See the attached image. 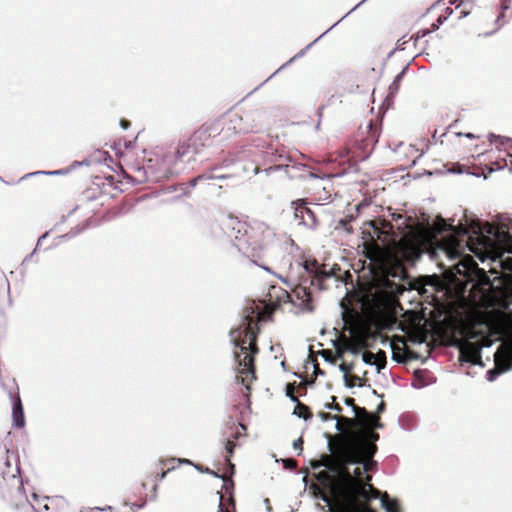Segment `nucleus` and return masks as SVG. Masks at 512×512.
<instances>
[{
    "label": "nucleus",
    "instance_id": "1",
    "mask_svg": "<svg viewBox=\"0 0 512 512\" xmlns=\"http://www.w3.org/2000/svg\"><path fill=\"white\" fill-rule=\"evenodd\" d=\"M340 418L346 428V435H337L334 443L329 436L327 445L330 454L312 463L315 470L323 468L317 475L328 492L322 495V500L330 512H373L361 500L378 498L380 493L365 484L360 476L374 465V443L379 435L371 431L373 428L366 427L363 432L356 433L353 428L358 419Z\"/></svg>",
    "mask_w": 512,
    "mask_h": 512
},
{
    "label": "nucleus",
    "instance_id": "2",
    "mask_svg": "<svg viewBox=\"0 0 512 512\" xmlns=\"http://www.w3.org/2000/svg\"><path fill=\"white\" fill-rule=\"evenodd\" d=\"M467 238L466 246L482 262L491 260L489 272L474 263L466 265V297L473 306L512 311V221L506 217L498 226L477 227Z\"/></svg>",
    "mask_w": 512,
    "mask_h": 512
},
{
    "label": "nucleus",
    "instance_id": "3",
    "mask_svg": "<svg viewBox=\"0 0 512 512\" xmlns=\"http://www.w3.org/2000/svg\"><path fill=\"white\" fill-rule=\"evenodd\" d=\"M406 228L400 239L394 241L393 249L381 251L373 259L381 273V292L390 297L405 290L401 281L406 279L407 274L402 261L417 260L422 253L421 246L429 236V231L420 224H407Z\"/></svg>",
    "mask_w": 512,
    "mask_h": 512
},
{
    "label": "nucleus",
    "instance_id": "4",
    "mask_svg": "<svg viewBox=\"0 0 512 512\" xmlns=\"http://www.w3.org/2000/svg\"><path fill=\"white\" fill-rule=\"evenodd\" d=\"M255 323L247 318L242 320L238 328L231 331L230 338L235 346L236 381L249 389V383L254 379L253 355L257 353Z\"/></svg>",
    "mask_w": 512,
    "mask_h": 512
},
{
    "label": "nucleus",
    "instance_id": "5",
    "mask_svg": "<svg viewBox=\"0 0 512 512\" xmlns=\"http://www.w3.org/2000/svg\"><path fill=\"white\" fill-rule=\"evenodd\" d=\"M275 241L273 228L262 221H253L242 238L236 237L234 245L243 254L265 256Z\"/></svg>",
    "mask_w": 512,
    "mask_h": 512
},
{
    "label": "nucleus",
    "instance_id": "6",
    "mask_svg": "<svg viewBox=\"0 0 512 512\" xmlns=\"http://www.w3.org/2000/svg\"><path fill=\"white\" fill-rule=\"evenodd\" d=\"M491 342L488 339H482L479 342L466 341L460 345V360L472 364L481 362L480 350L483 347H490Z\"/></svg>",
    "mask_w": 512,
    "mask_h": 512
},
{
    "label": "nucleus",
    "instance_id": "7",
    "mask_svg": "<svg viewBox=\"0 0 512 512\" xmlns=\"http://www.w3.org/2000/svg\"><path fill=\"white\" fill-rule=\"evenodd\" d=\"M345 404L350 406L354 412L355 417L358 419V424L366 428H381L382 425L376 415L368 413L364 408H359L354 405V399L346 398Z\"/></svg>",
    "mask_w": 512,
    "mask_h": 512
},
{
    "label": "nucleus",
    "instance_id": "8",
    "mask_svg": "<svg viewBox=\"0 0 512 512\" xmlns=\"http://www.w3.org/2000/svg\"><path fill=\"white\" fill-rule=\"evenodd\" d=\"M308 282V279L302 278L300 279V282L295 285V288L293 290V294L296 297V299L299 301V305L302 307V309L311 311V292L310 289L306 286V283Z\"/></svg>",
    "mask_w": 512,
    "mask_h": 512
},
{
    "label": "nucleus",
    "instance_id": "9",
    "mask_svg": "<svg viewBox=\"0 0 512 512\" xmlns=\"http://www.w3.org/2000/svg\"><path fill=\"white\" fill-rule=\"evenodd\" d=\"M299 267L303 269V271L307 274L306 276H301L300 279L306 278L308 279V282H310L311 285H314V280L317 281L320 280V274L321 276H327L326 274L322 273L320 271V267L316 261H305L302 264H299Z\"/></svg>",
    "mask_w": 512,
    "mask_h": 512
},
{
    "label": "nucleus",
    "instance_id": "10",
    "mask_svg": "<svg viewBox=\"0 0 512 512\" xmlns=\"http://www.w3.org/2000/svg\"><path fill=\"white\" fill-rule=\"evenodd\" d=\"M12 425L17 428L25 426V416L19 395L15 397L12 405Z\"/></svg>",
    "mask_w": 512,
    "mask_h": 512
},
{
    "label": "nucleus",
    "instance_id": "11",
    "mask_svg": "<svg viewBox=\"0 0 512 512\" xmlns=\"http://www.w3.org/2000/svg\"><path fill=\"white\" fill-rule=\"evenodd\" d=\"M362 360L366 365L375 366L379 372L385 365V357L378 358L377 355L371 352H364L362 354Z\"/></svg>",
    "mask_w": 512,
    "mask_h": 512
},
{
    "label": "nucleus",
    "instance_id": "12",
    "mask_svg": "<svg viewBox=\"0 0 512 512\" xmlns=\"http://www.w3.org/2000/svg\"><path fill=\"white\" fill-rule=\"evenodd\" d=\"M462 246H463V241L453 238L451 240L450 246L447 249V254H448L449 258H451V259L458 258L461 254Z\"/></svg>",
    "mask_w": 512,
    "mask_h": 512
},
{
    "label": "nucleus",
    "instance_id": "13",
    "mask_svg": "<svg viewBox=\"0 0 512 512\" xmlns=\"http://www.w3.org/2000/svg\"><path fill=\"white\" fill-rule=\"evenodd\" d=\"M380 500L381 505L386 512H398V505L396 500H391L386 493L381 496Z\"/></svg>",
    "mask_w": 512,
    "mask_h": 512
},
{
    "label": "nucleus",
    "instance_id": "14",
    "mask_svg": "<svg viewBox=\"0 0 512 512\" xmlns=\"http://www.w3.org/2000/svg\"><path fill=\"white\" fill-rule=\"evenodd\" d=\"M293 414L299 418L307 419L308 408L305 405L297 402V406L295 407Z\"/></svg>",
    "mask_w": 512,
    "mask_h": 512
},
{
    "label": "nucleus",
    "instance_id": "15",
    "mask_svg": "<svg viewBox=\"0 0 512 512\" xmlns=\"http://www.w3.org/2000/svg\"><path fill=\"white\" fill-rule=\"evenodd\" d=\"M407 69V67H405L402 72H400L396 77L395 79L393 80V82L390 84L389 86V92L390 94H394L398 91V88H399V82L405 72V70Z\"/></svg>",
    "mask_w": 512,
    "mask_h": 512
},
{
    "label": "nucleus",
    "instance_id": "16",
    "mask_svg": "<svg viewBox=\"0 0 512 512\" xmlns=\"http://www.w3.org/2000/svg\"><path fill=\"white\" fill-rule=\"evenodd\" d=\"M341 307L343 311L341 312L342 320L344 322V325H351L353 322V315L352 311L349 309L344 308V304L341 303Z\"/></svg>",
    "mask_w": 512,
    "mask_h": 512
},
{
    "label": "nucleus",
    "instance_id": "17",
    "mask_svg": "<svg viewBox=\"0 0 512 512\" xmlns=\"http://www.w3.org/2000/svg\"><path fill=\"white\" fill-rule=\"evenodd\" d=\"M65 172L63 170H55V171H37V172H33V173H28L26 175H24L21 180L23 179H26L28 177H31V176H34V175H39V174H44V175H62L64 174Z\"/></svg>",
    "mask_w": 512,
    "mask_h": 512
},
{
    "label": "nucleus",
    "instance_id": "18",
    "mask_svg": "<svg viewBox=\"0 0 512 512\" xmlns=\"http://www.w3.org/2000/svg\"><path fill=\"white\" fill-rule=\"evenodd\" d=\"M393 359L397 362H405L406 360L416 359V354L413 351H405V358H400L395 352L393 353Z\"/></svg>",
    "mask_w": 512,
    "mask_h": 512
},
{
    "label": "nucleus",
    "instance_id": "19",
    "mask_svg": "<svg viewBox=\"0 0 512 512\" xmlns=\"http://www.w3.org/2000/svg\"><path fill=\"white\" fill-rule=\"evenodd\" d=\"M332 420L336 421L335 429L341 433L340 435H346V428L343 426L341 418L339 416H333Z\"/></svg>",
    "mask_w": 512,
    "mask_h": 512
},
{
    "label": "nucleus",
    "instance_id": "20",
    "mask_svg": "<svg viewBox=\"0 0 512 512\" xmlns=\"http://www.w3.org/2000/svg\"><path fill=\"white\" fill-rule=\"evenodd\" d=\"M344 347L347 351H350L353 354H357L359 352V347L352 341L345 340Z\"/></svg>",
    "mask_w": 512,
    "mask_h": 512
},
{
    "label": "nucleus",
    "instance_id": "21",
    "mask_svg": "<svg viewBox=\"0 0 512 512\" xmlns=\"http://www.w3.org/2000/svg\"><path fill=\"white\" fill-rule=\"evenodd\" d=\"M320 38L318 37L317 39H315L312 43H310L304 50H301L296 56H294L293 58H291L287 63H285L284 65H282L279 69H283L285 66H287L288 64H290L291 62H293L294 59H296L297 57H300L302 56L306 50H308L315 42H317Z\"/></svg>",
    "mask_w": 512,
    "mask_h": 512
},
{
    "label": "nucleus",
    "instance_id": "22",
    "mask_svg": "<svg viewBox=\"0 0 512 512\" xmlns=\"http://www.w3.org/2000/svg\"><path fill=\"white\" fill-rule=\"evenodd\" d=\"M366 0H363L361 1L360 3H358L355 7H353L343 18H340V20L338 22H336L334 25H332L328 30H326L322 35L319 36V38H321L322 36H324L325 34H327L332 28H334L340 21H343V19L348 16L350 13H352L353 11H355L362 3H364Z\"/></svg>",
    "mask_w": 512,
    "mask_h": 512
},
{
    "label": "nucleus",
    "instance_id": "23",
    "mask_svg": "<svg viewBox=\"0 0 512 512\" xmlns=\"http://www.w3.org/2000/svg\"><path fill=\"white\" fill-rule=\"evenodd\" d=\"M332 400H333L332 403H326L324 405L325 408L328 409V410H334V411H337V412H341L342 408L340 407V405L337 404V403H334L335 397H332Z\"/></svg>",
    "mask_w": 512,
    "mask_h": 512
},
{
    "label": "nucleus",
    "instance_id": "24",
    "mask_svg": "<svg viewBox=\"0 0 512 512\" xmlns=\"http://www.w3.org/2000/svg\"><path fill=\"white\" fill-rule=\"evenodd\" d=\"M453 232L456 236H464L468 234V229L462 226L453 228Z\"/></svg>",
    "mask_w": 512,
    "mask_h": 512
},
{
    "label": "nucleus",
    "instance_id": "25",
    "mask_svg": "<svg viewBox=\"0 0 512 512\" xmlns=\"http://www.w3.org/2000/svg\"><path fill=\"white\" fill-rule=\"evenodd\" d=\"M234 448H235V443L231 440H228L226 443V446H225V450H226L228 456L232 455Z\"/></svg>",
    "mask_w": 512,
    "mask_h": 512
},
{
    "label": "nucleus",
    "instance_id": "26",
    "mask_svg": "<svg viewBox=\"0 0 512 512\" xmlns=\"http://www.w3.org/2000/svg\"><path fill=\"white\" fill-rule=\"evenodd\" d=\"M302 443H303L302 438H298L297 440H295L293 442V448L295 450H299V453L302 451Z\"/></svg>",
    "mask_w": 512,
    "mask_h": 512
},
{
    "label": "nucleus",
    "instance_id": "27",
    "mask_svg": "<svg viewBox=\"0 0 512 512\" xmlns=\"http://www.w3.org/2000/svg\"><path fill=\"white\" fill-rule=\"evenodd\" d=\"M446 230V224L443 220H440L439 224L435 227V232L441 233Z\"/></svg>",
    "mask_w": 512,
    "mask_h": 512
},
{
    "label": "nucleus",
    "instance_id": "28",
    "mask_svg": "<svg viewBox=\"0 0 512 512\" xmlns=\"http://www.w3.org/2000/svg\"><path fill=\"white\" fill-rule=\"evenodd\" d=\"M286 395L293 401V402H298V399L294 396L293 394V388L291 386H288L287 387V393Z\"/></svg>",
    "mask_w": 512,
    "mask_h": 512
},
{
    "label": "nucleus",
    "instance_id": "29",
    "mask_svg": "<svg viewBox=\"0 0 512 512\" xmlns=\"http://www.w3.org/2000/svg\"><path fill=\"white\" fill-rule=\"evenodd\" d=\"M406 44V40H405V37L399 39L396 43V49L397 50H404L405 47L404 45Z\"/></svg>",
    "mask_w": 512,
    "mask_h": 512
},
{
    "label": "nucleus",
    "instance_id": "30",
    "mask_svg": "<svg viewBox=\"0 0 512 512\" xmlns=\"http://www.w3.org/2000/svg\"><path fill=\"white\" fill-rule=\"evenodd\" d=\"M339 370L346 376L350 372L351 368L347 364L342 363L339 365Z\"/></svg>",
    "mask_w": 512,
    "mask_h": 512
},
{
    "label": "nucleus",
    "instance_id": "31",
    "mask_svg": "<svg viewBox=\"0 0 512 512\" xmlns=\"http://www.w3.org/2000/svg\"><path fill=\"white\" fill-rule=\"evenodd\" d=\"M430 31H418L415 38L414 43H416L420 38L426 36Z\"/></svg>",
    "mask_w": 512,
    "mask_h": 512
},
{
    "label": "nucleus",
    "instance_id": "32",
    "mask_svg": "<svg viewBox=\"0 0 512 512\" xmlns=\"http://www.w3.org/2000/svg\"><path fill=\"white\" fill-rule=\"evenodd\" d=\"M446 20V17H438L437 24H433V29L436 30L442 25L443 21Z\"/></svg>",
    "mask_w": 512,
    "mask_h": 512
},
{
    "label": "nucleus",
    "instance_id": "33",
    "mask_svg": "<svg viewBox=\"0 0 512 512\" xmlns=\"http://www.w3.org/2000/svg\"><path fill=\"white\" fill-rule=\"evenodd\" d=\"M412 341L415 343H422L424 342V337L422 335H415L412 337Z\"/></svg>",
    "mask_w": 512,
    "mask_h": 512
},
{
    "label": "nucleus",
    "instance_id": "34",
    "mask_svg": "<svg viewBox=\"0 0 512 512\" xmlns=\"http://www.w3.org/2000/svg\"><path fill=\"white\" fill-rule=\"evenodd\" d=\"M319 416L322 419V421L332 420V417H333L332 415L327 414V413H320Z\"/></svg>",
    "mask_w": 512,
    "mask_h": 512
},
{
    "label": "nucleus",
    "instance_id": "35",
    "mask_svg": "<svg viewBox=\"0 0 512 512\" xmlns=\"http://www.w3.org/2000/svg\"><path fill=\"white\" fill-rule=\"evenodd\" d=\"M284 464H285L286 467H290V468H293V467L296 466L295 461L291 460V459L285 460Z\"/></svg>",
    "mask_w": 512,
    "mask_h": 512
},
{
    "label": "nucleus",
    "instance_id": "36",
    "mask_svg": "<svg viewBox=\"0 0 512 512\" xmlns=\"http://www.w3.org/2000/svg\"><path fill=\"white\" fill-rule=\"evenodd\" d=\"M166 175H167V171H166V170H163V169H159V170L156 172V177L166 176Z\"/></svg>",
    "mask_w": 512,
    "mask_h": 512
},
{
    "label": "nucleus",
    "instance_id": "37",
    "mask_svg": "<svg viewBox=\"0 0 512 512\" xmlns=\"http://www.w3.org/2000/svg\"><path fill=\"white\" fill-rule=\"evenodd\" d=\"M46 236H47V233H45L44 235H42V236L39 238V240H38V242H37L36 249L38 248V246L40 245L41 241H42Z\"/></svg>",
    "mask_w": 512,
    "mask_h": 512
},
{
    "label": "nucleus",
    "instance_id": "38",
    "mask_svg": "<svg viewBox=\"0 0 512 512\" xmlns=\"http://www.w3.org/2000/svg\"><path fill=\"white\" fill-rule=\"evenodd\" d=\"M147 169H149V170L153 169L152 159H149Z\"/></svg>",
    "mask_w": 512,
    "mask_h": 512
},
{
    "label": "nucleus",
    "instance_id": "39",
    "mask_svg": "<svg viewBox=\"0 0 512 512\" xmlns=\"http://www.w3.org/2000/svg\"><path fill=\"white\" fill-rule=\"evenodd\" d=\"M384 409V404L383 403H380L377 407V411L380 412Z\"/></svg>",
    "mask_w": 512,
    "mask_h": 512
},
{
    "label": "nucleus",
    "instance_id": "40",
    "mask_svg": "<svg viewBox=\"0 0 512 512\" xmlns=\"http://www.w3.org/2000/svg\"><path fill=\"white\" fill-rule=\"evenodd\" d=\"M262 269L265 270L266 272L272 273L271 269L267 266H262Z\"/></svg>",
    "mask_w": 512,
    "mask_h": 512
},
{
    "label": "nucleus",
    "instance_id": "41",
    "mask_svg": "<svg viewBox=\"0 0 512 512\" xmlns=\"http://www.w3.org/2000/svg\"><path fill=\"white\" fill-rule=\"evenodd\" d=\"M435 281H437L435 278L430 277V282H429L428 284H430V285H434V284H435V283H434Z\"/></svg>",
    "mask_w": 512,
    "mask_h": 512
},
{
    "label": "nucleus",
    "instance_id": "42",
    "mask_svg": "<svg viewBox=\"0 0 512 512\" xmlns=\"http://www.w3.org/2000/svg\"><path fill=\"white\" fill-rule=\"evenodd\" d=\"M464 135H465V137L470 138V139L474 138V135L472 133H467Z\"/></svg>",
    "mask_w": 512,
    "mask_h": 512
},
{
    "label": "nucleus",
    "instance_id": "43",
    "mask_svg": "<svg viewBox=\"0 0 512 512\" xmlns=\"http://www.w3.org/2000/svg\"><path fill=\"white\" fill-rule=\"evenodd\" d=\"M278 278H279L283 283H287V282H288L286 278H283V277H281V276H278Z\"/></svg>",
    "mask_w": 512,
    "mask_h": 512
},
{
    "label": "nucleus",
    "instance_id": "44",
    "mask_svg": "<svg viewBox=\"0 0 512 512\" xmlns=\"http://www.w3.org/2000/svg\"><path fill=\"white\" fill-rule=\"evenodd\" d=\"M166 474H167V471H166V472H163V473L160 475V479H164V478H165V476H166Z\"/></svg>",
    "mask_w": 512,
    "mask_h": 512
},
{
    "label": "nucleus",
    "instance_id": "45",
    "mask_svg": "<svg viewBox=\"0 0 512 512\" xmlns=\"http://www.w3.org/2000/svg\"><path fill=\"white\" fill-rule=\"evenodd\" d=\"M179 461H180V462H182V463H187V464H189V463H190V461H189V460H179Z\"/></svg>",
    "mask_w": 512,
    "mask_h": 512
},
{
    "label": "nucleus",
    "instance_id": "46",
    "mask_svg": "<svg viewBox=\"0 0 512 512\" xmlns=\"http://www.w3.org/2000/svg\"><path fill=\"white\" fill-rule=\"evenodd\" d=\"M121 124H122V126H123V129H126L127 124H126V123H124V122H121Z\"/></svg>",
    "mask_w": 512,
    "mask_h": 512
},
{
    "label": "nucleus",
    "instance_id": "47",
    "mask_svg": "<svg viewBox=\"0 0 512 512\" xmlns=\"http://www.w3.org/2000/svg\"><path fill=\"white\" fill-rule=\"evenodd\" d=\"M156 490H157V485H155V486L153 487V491H154V492H156Z\"/></svg>",
    "mask_w": 512,
    "mask_h": 512
},
{
    "label": "nucleus",
    "instance_id": "48",
    "mask_svg": "<svg viewBox=\"0 0 512 512\" xmlns=\"http://www.w3.org/2000/svg\"><path fill=\"white\" fill-rule=\"evenodd\" d=\"M228 462H230L229 459H227ZM230 467L233 468V464L229 463Z\"/></svg>",
    "mask_w": 512,
    "mask_h": 512
}]
</instances>
